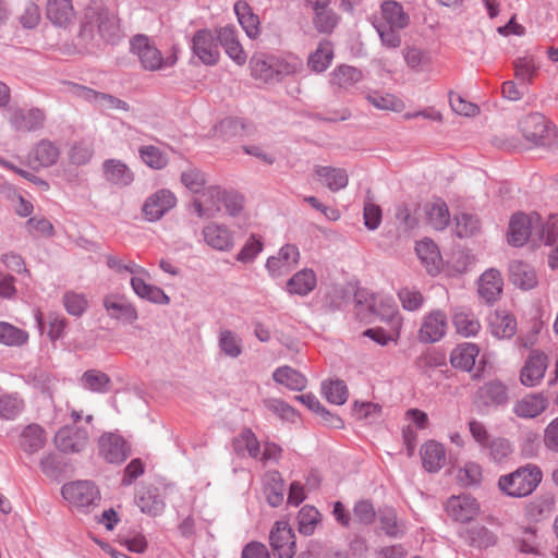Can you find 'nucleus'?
Listing matches in <instances>:
<instances>
[{"mask_svg": "<svg viewBox=\"0 0 558 558\" xmlns=\"http://www.w3.org/2000/svg\"><path fill=\"white\" fill-rule=\"evenodd\" d=\"M112 0H90L84 9L78 37L86 44L94 39V27L110 45H118L124 38L118 12L111 8Z\"/></svg>", "mask_w": 558, "mask_h": 558, "instance_id": "1", "label": "nucleus"}, {"mask_svg": "<svg viewBox=\"0 0 558 558\" xmlns=\"http://www.w3.org/2000/svg\"><path fill=\"white\" fill-rule=\"evenodd\" d=\"M541 481V470L535 465H526L501 475L498 480V487L507 496L521 498L532 494Z\"/></svg>", "mask_w": 558, "mask_h": 558, "instance_id": "2", "label": "nucleus"}, {"mask_svg": "<svg viewBox=\"0 0 558 558\" xmlns=\"http://www.w3.org/2000/svg\"><path fill=\"white\" fill-rule=\"evenodd\" d=\"M520 130L524 138L536 146H558V132L549 124L545 116L538 112L530 113L521 119Z\"/></svg>", "mask_w": 558, "mask_h": 558, "instance_id": "3", "label": "nucleus"}, {"mask_svg": "<svg viewBox=\"0 0 558 558\" xmlns=\"http://www.w3.org/2000/svg\"><path fill=\"white\" fill-rule=\"evenodd\" d=\"M130 50L138 58L142 68L146 71H158L163 68L172 66L177 62L174 54L163 58L160 50L146 35H135L130 40Z\"/></svg>", "mask_w": 558, "mask_h": 558, "instance_id": "4", "label": "nucleus"}, {"mask_svg": "<svg viewBox=\"0 0 558 558\" xmlns=\"http://www.w3.org/2000/svg\"><path fill=\"white\" fill-rule=\"evenodd\" d=\"M539 220L537 213L525 215L522 213L512 216L509 222L508 242L513 246H522L529 239L536 240L535 223Z\"/></svg>", "mask_w": 558, "mask_h": 558, "instance_id": "5", "label": "nucleus"}, {"mask_svg": "<svg viewBox=\"0 0 558 558\" xmlns=\"http://www.w3.org/2000/svg\"><path fill=\"white\" fill-rule=\"evenodd\" d=\"M11 128L16 132H34L44 126L46 114L39 108L10 107L7 113Z\"/></svg>", "mask_w": 558, "mask_h": 558, "instance_id": "6", "label": "nucleus"}, {"mask_svg": "<svg viewBox=\"0 0 558 558\" xmlns=\"http://www.w3.org/2000/svg\"><path fill=\"white\" fill-rule=\"evenodd\" d=\"M62 497L77 508H85L99 499V490L90 481H75L64 484Z\"/></svg>", "mask_w": 558, "mask_h": 558, "instance_id": "7", "label": "nucleus"}, {"mask_svg": "<svg viewBox=\"0 0 558 558\" xmlns=\"http://www.w3.org/2000/svg\"><path fill=\"white\" fill-rule=\"evenodd\" d=\"M89 441L86 428L65 425L54 435V445L63 453H78L83 451Z\"/></svg>", "mask_w": 558, "mask_h": 558, "instance_id": "8", "label": "nucleus"}, {"mask_svg": "<svg viewBox=\"0 0 558 558\" xmlns=\"http://www.w3.org/2000/svg\"><path fill=\"white\" fill-rule=\"evenodd\" d=\"M269 544L277 558H293L295 555V534L283 521H277L269 534Z\"/></svg>", "mask_w": 558, "mask_h": 558, "instance_id": "9", "label": "nucleus"}, {"mask_svg": "<svg viewBox=\"0 0 558 558\" xmlns=\"http://www.w3.org/2000/svg\"><path fill=\"white\" fill-rule=\"evenodd\" d=\"M177 205V197L167 189H161L149 195L143 206L144 218L149 222L160 220L170 209Z\"/></svg>", "mask_w": 558, "mask_h": 558, "instance_id": "10", "label": "nucleus"}, {"mask_svg": "<svg viewBox=\"0 0 558 558\" xmlns=\"http://www.w3.org/2000/svg\"><path fill=\"white\" fill-rule=\"evenodd\" d=\"M216 40L217 36L207 28L198 29L192 38V51L205 65H215L219 61L220 52Z\"/></svg>", "mask_w": 558, "mask_h": 558, "instance_id": "11", "label": "nucleus"}, {"mask_svg": "<svg viewBox=\"0 0 558 558\" xmlns=\"http://www.w3.org/2000/svg\"><path fill=\"white\" fill-rule=\"evenodd\" d=\"M548 367V356L538 350H532L520 372V381L523 386L535 387L544 378Z\"/></svg>", "mask_w": 558, "mask_h": 558, "instance_id": "12", "label": "nucleus"}, {"mask_svg": "<svg viewBox=\"0 0 558 558\" xmlns=\"http://www.w3.org/2000/svg\"><path fill=\"white\" fill-rule=\"evenodd\" d=\"M508 401V389L498 379L485 383L475 393V403L481 408L504 407Z\"/></svg>", "mask_w": 558, "mask_h": 558, "instance_id": "13", "label": "nucleus"}, {"mask_svg": "<svg viewBox=\"0 0 558 558\" xmlns=\"http://www.w3.org/2000/svg\"><path fill=\"white\" fill-rule=\"evenodd\" d=\"M300 252L293 244L283 245L277 256H270L266 262V268L272 278L287 275L299 263Z\"/></svg>", "mask_w": 558, "mask_h": 558, "instance_id": "14", "label": "nucleus"}, {"mask_svg": "<svg viewBox=\"0 0 558 558\" xmlns=\"http://www.w3.org/2000/svg\"><path fill=\"white\" fill-rule=\"evenodd\" d=\"M447 326V315L440 310L432 311L423 319L418 340L424 343L437 342L445 336Z\"/></svg>", "mask_w": 558, "mask_h": 558, "instance_id": "15", "label": "nucleus"}, {"mask_svg": "<svg viewBox=\"0 0 558 558\" xmlns=\"http://www.w3.org/2000/svg\"><path fill=\"white\" fill-rule=\"evenodd\" d=\"M98 445L99 454L109 463H121L130 453L124 438L113 433L104 434L99 438Z\"/></svg>", "mask_w": 558, "mask_h": 558, "instance_id": "16", "label": "nucleus"}, {"mask_svg": "<svg viewBox=\"0 0 558 558\" xmlns=\"http://www.w3.org/2000/svg\"><path fill=\"white\" fill-rule=\"evenodd\" d=\"M446 511L456 521L469 522L477 515L480 506L470 495L452 496L446 504Z\"/></svg>", "mask_w": 558, "mask_h": 558, "instance_id": "17", "label": "nucleus"}, {"mask_svg": "<svg viewBox=\"0 0 558 558\" xmlns=\"http://www.w3.org/2000/svg\"><path fill=\"white\" fill-rule=\"evenodd\" d=\"M217 40L225 49V52L238 65L245 64L247 56L240 44L238 32L234 26L227 25L216 31Z\"/></svg>", "mask_w": 558, "mask_h": 558, "instance_id": "18", "label": "nucleus"}, {"mask_svg": "<svg viewBox=\"0 0 558 558\" xmlns=\"http://www.w3.org/2000/svg\"><path fill=\"white\" fill-rule=\"evenodd\" d=\"M502 277L499 270L490 268L478 280V294L486 303L496 302L502 292Z\"/></svg>", "mask_w": 558, "mask_h": 558, "instance_id": "19", "label": "nucleus"}, {"mask_svg": "<svg viewBox=\"0 0 558 558\" xmlns=\"http://www.w3.org/2000/svg\"><path fill=\"white\" fill-rule=\"evenodd\" d=\"M46 16L56 26L66 27L75 19L72 0H47Z\"/></svg>", "mask_w": 558, "mask_h": 558, "instance_id": "20", "label": "nucleus"}, {"mask_svg": "<svg viewBox=\"0 0 558 558\" xmlns=\"http://www.w3.org/2000/svg\"><path fill=\"white\" fill-rule=\"evenodd\" d=\"M102 172L107 182L120 187L129 186L134 181L133 171L119 159H106Z\"/></svg>", "mask_w": 558, "mask_h": 558, "instance_id": "21", "label": "nucleus"}, {"mask_svg": "<svg viewBox=\"0 0 558 558\" xmlns=\"http://www.w3.org/2000/svg\"><path fill=\"white\" fill-rule=\"evenodd\" d=\"M102 303L111 318L126 324H133L138 318L136 308L122 296L108 295Z\"/></svg>", "mask_w": 558, "mask_h": 558, "instance_id": "22", "label": "nucleus"}, {"mask_svg": "<svg viewBox=\"0 0 558 558\" xmlns=\"http://www.w3.org/2000/svg\"><path fill=\"white\" fill-rule=\"evenodd\" d=\"M461 537L469 546L480 550L493 547L498 543L496 533L482 524H474L466 527L461 533Z\"/></svg>", "mask_w": 558, "mask_h": 558, "instance_id": "23", "label": "nucleus"}, {"mask_svg": "<svg viewBox=\"0 0 558 558\" xmlns=\"http://www.w3.org/2000/svg\"><path fill=\"white\" fill-rule=\"evenodd\" d=\"M205 242L217 251H229L233 247V236L231 231L218 223H209L203 229Z\"/></svg>", "mask_w": 558, "mask_h": 558, "instance_id": "24", "label": "nucleus"}, {"mask_svg": "<svg viewBox=\"0 0 558 558\" xmlns=\"http://www.w3.org/2000/svg\"><path fill=\"white\" fill-rule=\"evenodd\" d=\"M547 408L548 400L543 393H532L519 400L513 407V412L522 418H534Z\"/></svg>", "mask_w": 558, "mask_h": 558, "instance_id": "25", "label": "nucleus"}, {"mask_svg": "<svg viewBox=\"0 0 558 558\" xmlns=\"http://www.w3.org/2000/svg\"><path fill=\"white\" fill-rule=\"evenodd\" d=\"M286 485L279 471L271 470L264 475V494L269 506L279 507L284 499Z\"/></svg>", "mask_w": 558, "mask_h": 558, "instance_id": "26", "label": "nucleus"}, {"mask_svg": "<svg viewBox=\"0 0 558 558\" xmlns=\"http://www.w3.org/2000/svg\"><path fill=\"white\" fill-rule=\"evenodd\" d=\"M423 468L430 473L438 472L446 463V450L437 441L429 440L421 448Z\"/></svg>", "mask_w": 558, "mask_h": 558, "instance_id": "27", "label": "nucleus"}, {"mask_svg": "<svg viewBox=\"0 0 558 558\" xmlns=\"http://www.w3.org/2000/svg\"><path fill=\"white\" fill-rule=\"evenodd\" d=\"M511 282L522 290H531L537 286L536 271L521 260H512L509 265Z\"/></svg>", "mask_w": 558, "mask_h": 558, "instance_id": "28", "label": "nucleus"}, {"mask_svg": "<svg viewBox=\"0 0 558 558\" xmlns=\"http://www.w3.org/2000/svg\"><path fill=\"white\" fill-rule=\"evenodd\" d=\"M478 353L480 349L476 344L470 342L461 343L451 351L450 363L454 368L471 372Z\"/></svg>", "mask_w": 558, "mask_h": 558, "instance_id": "29", "label": "nucleus"}, {"mask_svg": "<svg viewBox=\"0 0 558 558\" xmlns=\"http://www.w3.org/2000/svg\"><path fill=\"white\" fill-rule=\"evenodd\" d=\"M317 284L316 274L313 269L304 268L295 272L287 281V291L290 294L305 296L310 294Z\"/></svg>", "mask_w": 558, "mask_h": 558, "instance_id": "30", "label": "nucleus"}, {"mask_svg": "<svg viewBox=\"0 0 558 558\" xmlns=\"http://www.w3.org/2000/svg\"><path fill=\"white\" fill-rule=\"evenodd\" d=\"M314 173L317 175L319 181L332 192L344 189L349 183L348 173L341 168L316 166Z\"/></svg>", "mask_w": 558, "mask_h": 558, "instance_id": "31", "label": "nucleus"}, {"mask_svg": "<svg viewBox=\"0 0 558 558\" xmlns=\"http://www.w3.org/2000/svg\"><path fill=\"white\" fill-rule=\"evenodd\" d=\"M213 190H222L219 186H208L199 198L193 201V207L199 218H213L222 209L221 197H214Z\"/></svg>", "mask_w": 558, "mask_h": 558, "instance_id": "32", "label": "nucleus"}, {"mask_svg": "<svg viewBox=\"0 0 558 558\" xmlns=\"http://www.w3.org/2000/svg\"><path fill=\"white\" fill-rule=\"evenodd\" d=\"M415 252L418 258L425 265L428 274L434 276L440 271L441 256L437 245L432 240H423L417 242Z\"/></svg>", "mask_w": 558, "mask_h": 558, "instance_id": "33", "label": "nucleus"}, {"mask_svg": "<svg viewBox=\"0 0 558 558\" xmlns=\"http://www.w3.org/2000/svg\"><path fill=\"white\" fill-rule=\"evenodd\" d=\"M354 312L361 322H369L377 311V295L365 289H357L354 293Z\"/></svg>", "mask_w": 558, "mask_h": 558, "instance_id": "34", "label": "nucleus"}, {"mask_svg": "<svg viewBox=\"0 0 558 558\" xmlns=\"http://www.w3.org/2000/svg\"><path fill=\"white\" fill-rule=\"evenodd\" d=\"M46 441V430L38 424H29L21 433V447L26 453L32 454L39 451Z\"/></svg>", "mask_w": 558, "mask_h": 558, "instance_id": "35", "label": "nucleus"}, {"mask_svg": "<svg viewBox=\"0 0 558 558\" xmlns=\"http://www.w3.org/2000/svg\"><path fill=\"white\" fill-rule=\"evenodd\" d=\"M381 23L391 27L405 28L410 23L409 15L404 12L402 5L392 0L381 3Z\"/></svg>", "mask_w": 558, "mask_h": 558, "instance_id": "36", "label": "nucleus"}, {"mask_svg": "<svg viewBox=\"0 0 558 558\" xmlns=\"http://www.w3.org/2000/svg\"><path fill=\"white\" fill-rule=\"evenodd\" d=\"M131 286L133 291L144 300L153 302L155 304L167 305L170 303V298L163 292L162 289L148 284L141 277H132Z\"/></svg>", "mask_w": 558, "mask_h": 558, "instance_id": "37", "label": "nucleus"}, {"mask_svg": "<svg viewBox=\"0 0 558 558\" xmlns=\"http://www.w3.org/2000/svg\"><path fill=\"white\" fill-rule=\"evenodd\" d=\"M234 12L242 28L250 38H256L259 34V19L252 12L251 7L245 1H236Z\"/></svg>", "mask_w": 558, "mask_h": 558, "instance_id": "38", "label": "nucleus"}, {"mask_svg": "<svg viewBox=\"0 0 558 558\" xmlns=\"http://www.w3.org/2000/svg\"><path fill=\"white\" fill-rule=\"evenodd\" d=\"M272 379L295 391H302L307 384L306 377L290 366L278 367L272 374Z\"/></svg>", "mask_w": 558, "mask_h": 558, "instance_id": "39", "label": "nucleus"}, {"mask_svg": "<svg viewBox=\"0 0 558 558\" xmlns=\"http://www.w3.org/2000/svg\"><path fill=\"white\" fill-rule=\"evenodd\" d=\"M452 323L457 332L466 338L477 335L481 329V324L474 314L464 308H457L454 311Z\"/></svg>", "mask_w": 558, "mask_h": 558, "instance_id": "40", "label": "nucleus"}, {"mask_svg": "<svg viewBox=\"0 0 558 558\" xmlns=\"http://www.w3.org/2000/svg\"><path fill=\"white\" fill-rule=\"evenodd\" d=\"M333 59V49L329 40H323L318 44L316 50L308 57L307 65L311 70L320 73L324 72Z\"/></svg>", "mask_w": 558, "mask_h": 558, "instance_id": "41", "label": "nucleus"}, {"mask_svg": "<svg viewBox=\"0 0 558 558\" xmlns=\"http://www.w3.org/2000/svg\"><path fill=\"white\" fill-rule=\"evenodd\" d=\"M59 156V147L49 140H41L33 150V161L46 168L54 165Z\"/></svg>", "mask_w": 558, "mask_h": 558, "instance_id": "42", "label": "nucleus"}, {"mask_svg": "<svg viewBox=\"0 0 558 558\" xmlns=\"http://www.w3.org/2000/svg\"><path fill=\"white\" fill-rule=\"evenodd\" d=\"M490 327L495 337L511 338L517 332V320L506 312H496L490 318Z\"/></svg>", "mask_w": 558, "mask_h": 558, "instance_id": "43", "label": "nucleus"}, {"mask_svg": "<svg viewBox=\"0 0 558 558\" xmlns=\"http://www.w3.org/2000/svg\"><path fill=\"white\" fill-rule=\"evenodd\" d=\"M252 76L265 83H274V57L255 53L250 60Z\"/></svg>", "mask_w": 558, "mask_h": 558, "instance_id": "44", "label": "nucleus"}, {"mask_svg": "<svg viewBox=\"0 0 558 558\" xmlns=\"http://www.w3.org/2000/svg\"><path fill=\"white\" fill-rule=\"evenodd\" d=\"M365 98L369 104L379 110L401 112L405 107L404 102L400 98L389 93L372 90L366 94Z\"/></svg>", "mask_w": 558, "mask_h": 558, "instance_id": "45", "label": "nucleus"}, {"mask_svg": "<svg viewBox=\"0 0 558 558\" xmlns=\"http://www.w3.org/2000/svg\"><path fill=\"white\" fill-rule=\"evenodd\" d=\"M362 78V73L360 70H357L354 66L351 65H339L337 66L330 77V83L333 86H337L339 88L347 89L357 82H360Z\"/></svg>", "mask_w": 558, "mask_h": 558, "instance_id": "46", "label": "nucleus"}, {"mask_svg": "<svg viewBox=\"0 0 558 558\" xmlns=\"http://www.w3.org/2000/svg\"><path fill=\"white\" fill-rule=\"evenodd\" d=\"M427 222L435 230H444L449 225L450 214L445 202L438 201L425 206Z\"/></svg>", "mask_w": 558, "mask_h": 558, "instance_id": "47", "label": "nucleus"}, {"mask_svg": "<svg viewBox=\"0 0 558 558\" xmlns=\"http://www.w3.org/2000/svg\"><path fill=\"white\" fill-rule=\"evenodd\" d=\"M135 501L143 513L151 517L159 515L165 509L162 498L150 489H145L136 495Z\"/></svg>", "mask_w": 558, "mask_h": 558, "instance_id": "48", "label": "nucleus"}, {"mask_svg": "<svg viewBox=\"0 0 558 558\" xmlns=\"http://www.w3.org/2000/svg\"><path fill=\"white\" fill-rule=\"evenodd\" d=\"M82 384L86 389L90 391L105 393L110 388V377L98 369H88L82 375Z\"/></svg>", "mask_w": 558, "mask_h": 558, "instance_id": "49", "label": "nucleus"}, {"mask_svg": "<svg viewBox=\"0 0 558 558\" xmlns=\"http://www.w3.org/2000/svg\"><path fill=\"white\" fill-rule=\"evenodd\" d=\"M313 23L319 33L330 34L338 23L337 14L329 5L317 7L314 10Z\"/></svg>", "mask_w": 558, "mask_h": 558, "instance_id": "50", "label": "nucleus"}, {"mask_svg": "<svg viewBox=\"0 0 558 558\" xmlns=\"http://www.w3.org/2000/svg\"><path fill=\"white\" fill-rule=\"evenodd\" d=\"M322 390L325 398L333 404L342 405L347 402L349 391L345 383L341 379L324 381Z\"/></svg>", "mask_w": 558, "mask_h": 558, "instance_id": "51", "label": "nucleus"}, {"mask_svg": "<svg viewBox=\"0 0 558 558\" xmlns=\"http://www.w3.org/2000/svg\"><path fill=\"white\" fill-rule=\"evenodd\" d=\"M536 240L551 245L558 239V215H551L544 222L539 216V220L535 223Z\"/></svg>", "mask_w": 558, "mask_h": 558, "instance_id": "52", "label": "nucleus"}, {"mask_svg": "<svg viewBox=\"0 0 558 558\" xmlns=\"http://www.w3.org/2000/svg\"><path fill=\"white\" fill-rule=\"evenodd\" d=\"M320 521V513L312 506H304L298 515L299 532L302 535L310 536L315 532L316 525Z\"/></svg>", "mask_w": 558, "mask_h": 558, "instance_id": "53", "label": "nucleus"}, {"mask_svg": "<svg viewBox=\"0 0 558 558\" xmlns=\"http://www.w3.org/2000/svg\"><path fill=\"white\" fill-rule=\"evenodd\" d=\"M141 159L151 169L160 170L168 165L167 155L154 145H144L138 149Z\"/></svg>", "mask_w": 558, "mask_h": 558, "instance_id": "54", "label": "nucleus"}, {"mask_svg": "<svg viewBox=\"0 0 558 558\" xmlns=\"http://www.w3.org/2000/svg\"><path fill=\"white\" fill-rule=\"evenodd\" d=\"M211 195H214L216 198L221 197L222 207H225L226 211L232 217L238 216L243 209L244 197L236 192L213 190Z\"/></svg>", "mask_w": 558, "mask_h": 558, "instance_id": "55", "label": "nucleus"}, {"mask_svg": "<svg viewBox=\"0 0 558 558\" xmlns=\"http://www.w3.org/2000/svg\"><path fill=\"white\" fill-rule=\"evenodd\" d=\"M219 348L227 355L235 359L242 353V340L238 335L229 329L221 330L219 333Z\"/></svg>", "mask_w": 558, "mask_h": 558, "instance_id": "56", "label": "nucleus"}, {"mask_svg": "<svg viewBox=\"0 0 558 558\" xmlns=\"http://www.w3.org/2000/svg\"><path fill=\"white\" fill-rule=\"evenodd\" d=\"M28 335L26 331L9 324L0 322V343L5 345H22L27 342Z\"/></svg>", "mask_w": 558, "mask_h": 558, "instance_id": "57", "label": "nucleus"}, {"mask_svg": "<svg viewBox=\"0 0 558 558\" xmlns=\"http://www.w3.org/2000/svg\"><path fill=\"white\" fill-rule=\"evenodd\" d=\"M514 75L522 86H527L532 83L534 75L536 74L537 68L534 63L533 58L523 57L518 58L514 62Z\"/></svg>", "mask_w": 558, "mask_h": 558, "instance_id": "58", "label": "nucleus"}, {"mask_svg": "<svg viewBox=\"0 0 558 558\" xmlns=\"http://www.w3.org/2000/svg\"><path fill=\"white\" fill-rule=\"evenodd\" d=\"M23 408L24 402L17 393L0 398V417L4 420H14L23 411Z\"/></svg>", "mask_w": 558, "mask_h": 558, "instance_id": "59", "label": "nucleus"}, {"mask_svg": "<svg viewBox=\"0 0 558 558\" xmlns=\"http://www.w3.org/2000/svg\"><path fill=\"white\" fill-rule=\"evenodd\" d=\"M381 530L390 537H401L404 534V525L398 521L392 509L384 510L379 515Z\"/></svg>", "mask_w": 558, "mask_h": 558, "instance_id": "60", "label": "nucleus"}, {"mask_svg": "<svg viewBox=\"0 0 558 558\" xmlns=\"http://www.w3.org/2000/svg\"><path fill=\"white\" fill-rule=\"evenodd\" d=\"M375 315L379 316L383 320L391 322L392 325L399 330L401 326V319L398 315V310L392 299L377 296V311L375 312Z\"/></svg>", "mask_w": 558, "mask_h": 558, "instance_id": "61", "label": "nucleus"}, {"mask_svg": "<svg viewBox=\"0 0 558 558\" xmlns=\"http://www.w3.org/2000/svg\"><path fill=\"white\" fill-rule=\"evenodd\" d=\"M456 232L459 238H468L480 230V220L472 214L463 213L456 217Z\"/></svg>", "mask_w": 558, "mask_h": 558, "instance_id": "62", "label": "nucleus"}, {"mask_svg": "<svg viewBox=\"0 0 558 558\" xmlns=\"http://www.w3.org/2000/svg\"><path fill=\"white\" fill-rule=\"evenodd\" d=\"M63 306L66 312L72 316H82L87 308V300L81 293H76L73 291H68L63 295Z\"/></svg>", "mask_w": 558, "mask_h": 558, "instance_id": "63", "label": "nucleus"}, {"mask_svg": "<svg viewBox=\"0 0 558 558\" xmlns=\"http://www.w3.org/2000/svg\"><path fill=\"white\" fill-rule=\"evenodd\" d=\"M446 364L445 354L435 350L426 351L415 360V365L423 372L442 367Z\"/></svg>", "mask_w": 558, "mask_h": 558, "instance_id": "64", "label": "nucleus"}]
</instances>
